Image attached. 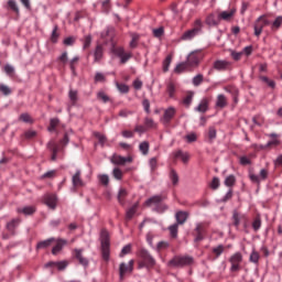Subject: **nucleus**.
I'll return each instance as SVG.
<instances>
[{
    "instance_id": "obj_27",
    "label": "nucleus",
    "mask_w": 282,
    "mask_h": 282,
    "mask_svg": "<svg viewBox=\"0 0 282 282\" xmlns=\"http://www.w3.org/2000/svg\"><path fill=\"white\" fill-rule=\"evenodd\" d=\"M45 204L46 206H48V208H52L54 210V208H56V195L54 194L47 195L45 197Z\"/></svg>"
},
{
    "instance_id": "obj_21",
    "label": "nucleus",
    "mask_w": 282,
    "mask_h": 282,
    "mask_svg": "<svg viewBox=\"0 0 282 282\" xmlns=\"http://www.w3.org/2000/svg\"><path fill=\"white\" fill-rule=\"evenodd\" d=\"M105 54V48L102 45H97L94 52V63H100L102 61V56Z\"/></svg>"
},
{
    "instance_id": "obj_37",
    "label": "nucleus",
    "mask_w": 282,
    "mask_h": 282,
    "mask_svg": "<svg viewBox=\"0 0 282 282\" xmlns=\"http://www.w3.org/2000/svg\"><path fill=\"white\" fill-rule=\"evenodd\" d=\"M192 83L194 85V87H199V85H202V83H204V75L198 74L196 76L193 77Z\"/></svg>"
},
{
    "instance_id": "obj_60",
    "label": "nucleus",
    "mask_w": 282,
    "mask_h": 282,
    "mask_svg": "<svg viewBox=\"0 0 282 282\" xmlns=\"http://www.w3.org/2000/svg\"><path fill=\"white\" fill-rule=\"evenodd\" d=\"M117 88L121 94H129V86L126 84H117Z\"/></svg>"
},
{
    "instance_id": "obj_26",
    "label": "nucleus",
    "mask_w": 282,
    "mask_h": 282,
    "mask_svg": "<svg viewBox=\"0 0 282 282\" xmlns=\"http://www.w3.org/2000/svg\"><path fill=\"white\" fill-rule=\"evenodd\" d=\"M216 107H218L219 109H224L225 107H228V99L226 98V95L217 96Z\"/></svg>"
},
{
    "instance_id": "obj_36",
    "label": "nucleus",
    "mask_w": 282,
    "mask_h": 282,
    "mask_svg": "<svg viewBox=\"0 0 282 282\" xmlns=\"http://www.w3.org/2000/svg\"><path fill=\"white\" fill-rule=\"evenodd\" d=\"M139 151L142 153V155H149V142H141L139 145Z\"/></svg>"
},
{
    "instance_id": "obj_20",
    "label": "nucleus",
    "mask_w": 282,
    "mask_h": 282,
    "mask_svg": "<svg viewBox=\"0 0 282 282\" xmlns=\"http://www.w3.org/2000/svg\"><path fill=\"white\" fill-rule=\"evenodd\" d=\"M208 107H209V101L208 98H203L198 106L194 108L195 111H197L198 113H206V111H208Z\"/></svg>"
},
{
    "instance_id": "obj_6",
    "label": "nucleus",
    "mask_w": 282,
    "mask_h": 282,
    "mask_svg": "<svg viewBox=\"0 0 282 282\" xmlns=\"http://www.w3.org/2000/svg\"><path fill=\"white\" fill-rule=\"evenodd\" d=\"M142 262L139 263V268H153L155 265V259L151 257V253L147 249L140 251Z\"/></svg>"
},
{
    "instance_id": "obj_53",
    "label": "nucleus",
    "mask_w": 282,
    "mask_h": 282,
    "mask_svg": "<svg viewBox=\"0 0 282 282\" xmlns=\"http://www.w3.org/2000/svg\"><path fill=\"white\" fill-rule=\"evenodd\" d=\"M126 195H127V189H124V188L119 189V193H118L119 204H124Z\"/></svg>"
},
{
    "instance_id": "obj_17",
    "label": "nucleus",
    "mask_w": 282,
    "mask_h": 282,
    "mask_svg": "<svg viewBox=\"0 0 282 282\" xmlns=\"http://www.w3.org/2000/svg\"><path fill=\"white\" fill-rule=\"evenodd\" d=\"M80 175V170H76L75 174L72 177V184L74 188H80L82 186H85V183L83 182Z\"/></svg>"
},
{
    "instance_id": "obj_4",
    "label": "nucleus",
    "mask_w": 282,
    "mask_h": 282,
    "mask_svg": "<svg viewBox=\"0 0 282 282\" xmlns=\"http://www.w3.org/2000/svg\"><path fill=\"white\" fill-rule=\"evenodd\" d=\"M193 257L191 256H175L167 262L169 268H185V265H193Z\"/></svg>"
},
{
    "instance_id": "obj_51",
    "label": "nucleus",
    "mask_w": 282,
    "mask_h": 282,
    "mask_svg": "<svg viewBox=\"0 0 282 282\" xmlns=\"http://www.w3.org/2000/svg\"><path fill=\"white\" fill-rule=\"evenodd\" d=\"M196 235H204L206 232V229L204 228V224L197 223L195 227Z\"/></svg>"
},
{
    "instance_id": "obj_34",
    "label": "nucleus",
    "mask_w": 282,
    "mask_h": 282,
    "mask_svg": "<svg viewBox=\"0 0 282 282\" xmlns=\"http://www.w3.org/2000/svg\"><path fill=\"white\" fill-rule=\"evenodd\" d=\"M0 94L2 96H10V94H12V88L6 84H0Z\"/></svg>"
},
{
    "instance_id": "obj_19",
    "label": "nucleus",
    "mask_w": 282,
    "mask_h": 282,
    "mask_svg": "<svg viewBox=\"0 0 282 282\" xmlns=\"http://www.w3.org/2000/svg\"><path fill=\"white\" fill-rule=\"evenodd\" d=\"M173 155L176 160H181L183 164H188V160H191V154L182 150L175 151Z\"/></svg>"
},
{
    "instance_id": "obj_43",
    "label": "nucleus",
    "mask_w": 282,
    "mask_h": 282,
    "mask_svg": "<svg viewBox=\"0 0 282 282\" xmlns=\"http://www.w3.org/2000/svg\"><path fill=\"white\" fill-rule=\"evenodd\" d=\"M68 98H69L70 102H73V105H76V102L78 100V91L77 90H69Z\"/></svg>"
},
{
    "instance_id": "obj_23",
    "label": "nucleus",
    "mask_w": 282,
    "mask_h": 282,
    "mask_svg": "<svg viewBox=\"0 0 282 282\" xmlns=\"http://www.w3.org/2000/svg\"><path fill=\"white\" fill-rule=\"evenodd\" d=\"M65 246H67V240L57 239L55 247H53V249H52V254H58V252H61V250H63V248H65Z\"/></svg>"
},
{
    "instance_id": "obj_58",
    "label": "nucleus",
    "mask_w": 282,
    "mask_h": 282,
    "mask_svg": "<svg viewBox=\"0 0 282 282\" xmlns=\"http://www.w3.org/2000/svg\"><path fill=\"white\" fill-rule=\"evenodd\" d=\"M8 6L9 8H11L13 10V12H15L17 14H19V6H17V1L14 0H9L8 1Z\"/></svg>"
},
{
    "instance_id": "obj_31",
    "label": "nucleus",
    "mask_w": 282,
    "mask_h": 282,
    "mask_svg": "<svg viewBox=\"0 0 282 282\" xmlns=\"http://www.w3.org/2000/svg\"><path fill=\"white\" fill-rule=\"evenodd\" d=\"M176 90H177V86H175L173 82L167 83L166 93L169 94L170 98H175Z\"/></svg>"
},
{
    "instance_id": "obj_63",
    "label": "nucleus",
    "mask_w": 282,
    "mask_h": 282,
    "mask_svg": "<svg viewBox=\"0 0 282 282\" xmlns=\"http://www.w3.org/2000/svg\"><path fill=\"white\" fill-rule=\"evenodd\" d=\"M210 188H213V191H217V188H219V177L213 178L210 183Z\"/></svg>"
},
{
    "instance_id": "obj_50",
    "label": "nucleus",
    "mask_w": 282,
    "mask_h": 282,
    "mask_svg": "<svg viewBox=\"0 0 282 282\" xmlns=\"http://www.w3.org/2000/svg\"><path fill=\"white\" fill-rule=\"evenodd\" d=\"M230 56L234 61H241V57L243 56V53L237 52V51H230Z\"/></svg>"
},
{
    "instance_id": "obj_10",
    "label": "nucleus",
    "mask_w": 282,
    "mask_h": 282,
    "mask_svg": "<svg viewBox=\"0 0 282 282\" xmlns=\"http://www.w3.org/2000/svg\"><path fill=\"white\" fill-rule=\"evenodd\" d=\"M133 260H130L128 263H120L119 265V279L120 281H124L126 274H131L133 272Z\"/></svg>"
},
{
    "instance_id": "obj_1",
    "label": "nucleus",
    "mask_w": 282,
    "mask_h": 282,
    "mask_svg": "<svg viewBox=\"0 0 282 282\" xmlns=\"http://www.w3.org/2000/svg\"><path fill=\"white\" fill-rule=\"evenodd\" d=\"M166 197L162 195H154L145 200V206L152 208L154 213L162 215V213H166V210H169V205L163 203Z\"/></svg>"
},
{
    "instance_id": "obj_40",
    "label": "nucleus",
    "mask_w": 282,
    "mask_h": 282,
    "mask_svg": "<svg viewBox=\"0 0 282 282\" xmlns=\"http://www.w3.org/2000/svg\"><path fill=\"white\" fill-rule=\"evenodd\" d=\"M4 73L7 74V76H9L10 78L14 77V66L7 64L4 65Z\"/></svg>"
},
{
    "instance_id": "obj_25",
    "label": "nucleus",
    "mask_w": 282,
    "mask_h": 282,
    "mask_svg": "<svg viewBox=\"0 0 282 282\" xmlns=\"http://www.w3.org/2000/svg\"><path fill=\"white\" fill-rule=\"evenodd\" d=\"M268 138H272L271 141H269L265 147H279L281 144V140L276 139V138H281V135L272 132L270 134H268Z\"/></svg>"
},
{
    "instance_id": "obj_22",
    "label": "nucleus",
    "mask_w": 282,
    "mask_h": 282,
    "mask_svg": "<svg viewBox=\"0 0 282 282\" xmlns=\"http://www.w3.org/2000/svg\"><path fill=\"white\" fill-rule=\"evenodd\" d=\"M176 224L180 226H183V224H186V220L188 219V213L187 212H177L175 214Z\"/></svg>"
},
{
    "instance_id": "obj_15",
    "label": "nucleus",
    "mask_w": 282,
    "mask_h": 282,
    "mask_svg": "<svg viewBox=\"0 0 282 282\" xmlns=\"http://www.w3.org/2000/svg\"><path fill=\"white\" fill-rule=\"evenodd\" d=\"M232 64L226 59H218L214 63V69L217 72H226V69H230Z\"/></svg>"
},
{
    "instance_id": "obj_32",
    "label": "nucleus",
    "mask_w": 282,
    "mask_h": 282,
    "mask_svg": "<svg viewBox=\"0 0 282 282\" xmlns=\"http://www.w3.org/2000/svg\"><path fill=\"white\" fill-rule=\"evenodd\" d=\"M54 241V238H48L46 240L40 241L36 246L37 250H43L44 248H50L52 246V242Z\"/></svg>"
},
{
    "instance_id": "obj_12",
    "label": "nucleus",
    "mask_w": 282,
    "mask_h": 282,
    "mask_svg": "<svg viewBox=\"0 0 282 282\" xmlns=\"http://www.w3.org/2000/svg\"><path fill=\"white\" fill-rule=\"evenodd\" d=\"M74 258L78 261L79 265H83L85 270L89 268V259H87L83 252H85V249H74Z\"/></svg>"
},
{
    "instance_id": "obj_39",
    "label": "nucleus",
    "mask_w": 282,
    "mask_h": 282,
    "mask_svg": "<svg viewBox=\"0 0 282 282\" xmlns=\"http://www.w3.org/2000/svg\"><path fill=\"white\" fill-rule=\"evenodd\" d=\"M170 180L174 186L177 185V183L180 182V176L177 175V172H175V170H171Z\"/></svg>"
},
{
    "instance_id": "obj_59",
    "label": "nucleus",
    "mask_w": 282,
    "mask_h": 282,
    "mask_svg": "<svg viewBox=\"0 0 282 282\" xmlns=\"http://www.w3.org/2000/svg\"><path fill=\"white\" fill-rule=\"evenodd\" d=\"M252 228L257 232L261 228V218L257 217L252 223Z\"/></svg>"
},
{
    "instance_id": "obj_62",
    "label": "nucleus",
    "mask_w": 282,
    "mask_h": 282,
    "mask_svg": "<svg viewBox=\"0 0 282 282\" xmlns=\"http://www.w3.org/2000/svg\"><path fill=\"white\" fill-rule=\"evenodd\" d=\"M131 252V245H127L121 249L119 257H124V254H129Z\"/></svg>"
},
{
    "instance_id": "obj_11",
    "label": "nucleus",
    "mask_w": 282,
    "mask_h": 282,
    "mask_svg": "<svg viewBox=\"0 0 282 282\" xmlns=\"http://www.w3.org/2000/svg\"><path fill=\"white\" fill-rule=\"evenodd\" d=\"M200 58H203L202 51L197 50L188 54L186 62L189 67H197V65H199Z\"/></svg>"
},
{
    "instance_id": "obj_24",
    "label": "nucleus",
    "mask_w": 282,
    "mask_h": 282,
    "mask_svg": "<svg viewBox=\"0 0 282 282\" xmlns=\"http://www.w3.org/2000/svg\"><path fill=\"white\" fill-rule=\"evenodd\" d=\"M19 224H21V219L14 218L7 224V230L11 232V235H15L14 230L19 228Z\"/></svg>"
},
{
    "instance_id": "obj_54",
    "label": "nucleus",
    "mask_w": 282,
    "mask_h": 282,
    "mask_svg": "<svg viewBox=\"0 0 282 282\" xmlns=\"http://www.w3.org/2000/svg\"><path fill=\"white\" fill-rule=\"evenodd\" d=\"M193 96H195V94L189 93L184 99H183V105H186L187 107H191L192 102H193Z\"/></svg>"
},
{
    "instance_id": "obj_47",
    "label": "nucleus",
    "mask_w": 282,
    "mask_h": 282,
    "mask_svg": "<svg viewBox=\"0 0 282 282\" xmlns=\"http://www.w3.org/2000/svg\"><path fill=\"white\" fill-rule=\"evenodd\" d=\"M95 83H107V77L102 73H96Z\"/></svg>"
},
{
    "instance_id": "obj_13",
    "label": "nucleus",
    "mask_w": 282,
    "mask_h": 282,
    "mask_svg": "<svg viewBox=\"0 0 282 282\" xmlns=\"http://www.w3.org/2000/svg\"><path fill=\"white\" fill-rule=\"evenodd\" d=\"M249 178L253 184H261V182L268 180V170L262 169L260 170V174L257 175L254 173H249Z\"/></svg>"
},
{
    "instance_id": "obj_64",
    "label": "nucleus",
    "mask_w": 282,
    "mask_h": 282,
    "mask_svg": "<svg viewBox=\"0 0 282 282\" xmlns=\"http://www.w3.org/2000/svg\"><path fill=\"white\" fill-rule=\"evenodd\" d=\"M24 137L26 138V140H32V138H36V131L28 130L26 132H24Z\"/></svg>"
},
{
    "instance_id": "obj_44",
    "label": "nucleus",
    "mask_w": 282,
    "mask_h": 282,
    "mask_svg": "<svg viewBox=\"0 0 282 282\" xmlns=\"http://www.w3.org/2000/svg\"><path fill=\"white\" fill-rule=\"evenodd\" d=\"M98 180H99L100 184H102L104 186H109V175L99 174Z\"/></svg>"
},
{
    "instance_id": "obj_55",
    "label": "nucleus",
    "mask_w": 282,
    "mask_h": 282,
    "mask_svg": "<svg viewBox=\"0 0 282 282\" xmlns=\"http://www.w3.org/2000/svg\"><path fill=\"white\" fill-rule=\"evenodd\" d=\"M281 25H282V17L280 15V17L275 18V20L273 21L272 29L279 30V28H281Z\"/></svg>"
},
{
    "instance_id": "obj_3",
    "label": "nucleus",
    "mask_w": 282,
    "mask_h": 282,
    "mask_svg": "<svg viewBox=\"0 0 282 282\" xmlns=\"http://www.w3.org/2000/svg\"><path fill=\"white\" fill-rule=\"evenodd\" d=\"M100 241H101V257H102L104 261H109V257L111 253V251H110L111 242L109 240V231L101 230Z\"/></svg>"
},
{
    "instance_id": "obj_35",
    "label": "nucleus",
    "mask_w": 282,
    "mask_h": 282,
    "mask_svg": "<svg viewBox=\"0 0 282 282\" xmlns=\"http://www.w3.org/2000/svg\"><path fill=\"white\" fill-rule=\"evenodd\" d=\"M19 120L21 122H25V123H29V124H32L34 122V120H32V117L28 112H24V113L20 115Z\"/></svg>"
},
{
    "instance_id": "obj_38",
    "label": "nucleus",
    "mask_w": 282,
    "mask_h": 282,
    "mask_svg": "<svg viewBox=\"0 0 282 282\" xmlns=\"http://www.w3.org/2000/svg\"><path fill=\"white\" fill-rule=\"evenodd\" d=\"M259 259H261V256L259 254V252H257V250H252L249 257V261L251 263H259Z\"/></svg>"
},
{
    "instance_id": "obj_33",
    "label": "nucleus",
    "mask_w": 282,
    "mask_h": 282,
    "mask_svg": "<svg viewBox=\"0 0 282 282\" xmlns=\"http://www.w3.org/2000/svg\"><path fill=\"white\" fill-rule=\"evenodd\" d=\"M246 216L245 215H239V213L234 212L232 215V219H234V226H236V228H239L240 224H241V219H245Z\"/></svg>"
},
{
    "instance_id": "obj_57",
    "label": "nucleus",
    "mask_w": 282,
    "mask_h": 282,
    "mask_svg": "<svg viewBox=\"0 0 282 282\" xmlns=\"http://www.w3.org/2000/svg\"><path fill=\"white\" fill-rule=\"evenodd\" d=\"M112 175L115 180H122V170H120L119 167H115L112 171Z\"/></svg>"
},
{
    "instance_id": "obj_42",
    "label": "nucleus",
    "mask_w": 282,
    "mask_h": 282,
    "mask_svg": "<svg viewBox=\"0 0 282 282\" xmlns=\"http://www.w3.org/2000/svg\"><path fill=\"white\" fill-rule=\"evenodd\" d=\"M137 210H138V205H133L132 207H130L126 214L127 219H133V215H135Z\"/></svg>"
},
{
    "instance_id": "obj_41",
    "label": "nucleus",
    "mask_w": 282,
    "mask_h": 282,
    "mask_svg": "<svg viewBox=\"0 0 282 282\" xmlns=\"http://www.w3.org/2000/svg\"><path fill=\"white\" fill-rule=\"evenodd\" d=\"M152 34H153V36H155V39H161V36H164V26L153 29Z\"/></svg>"
},
{
    "instance_id": "obj_18",
    "label": "nucleus",
    "mask_w": 282,
    "mask_h": 282,
    "mask_svg": "<svg viewBox=\"0 0 282 282\" xmlns=\"http://www.w3.org/2000/svg\"><path fill=\"white\" fill-rule=\"evenodd\" d=\"M206 25H209V28H216V25H219L221 23L219 15H216L215 13H210L207 15L205 20Z\"/></svg>"
},
{
    "instance_id": "obj_56",
    "label": "nucleus",
    "mask_w": 282,
    "mask_h": 282,
    "mask_svg": "<svg viewBox=\"0 0 282 282\" xmlns=\"http://www.w3.org/2000/svg\"><path fill=\"white\" fill-rule=\"evenodd\" d=\"M178 226H180V225L174 224V225H171V226L169 227L171 237H174V238L177 237V228H178Z\"/></svg>"
},
{
    "instance_id": "obj_30",
    "label": "nucleus",
    "mask_w": 282,
    "mask_h": 282,
    "mask_svg": "<svg viewBox=\"0 0 282 282\" xmlns=\"http://www.w3.org/2000/svg\"><path fill=\"white\" fill-rule=\"evenodd\" d=\"M18 213H22V215H34V213H36V208L34 206H25L18 208Z\"/></svg>"
},
{
    "instance_id": "obj_5",
    "label": "nucleus",
    "mask_w": 282,
    "mask_h": 282,
    "mask_svg": "<svg viewBox=\"0 0 282 282\" xmlns=\"http://www.w3.org/2000/svg\"><path fill=\"white\" fill-rule=\"evenodd\" d=\"M111 52L117 58H120L121 65L129 63V59L133 58V53L126 52L122 46H112Z\"/></svg>"
},
{
    "instance_id": "obj_61",
    "label": "nucleus",
    "mask_w": 282,
    "mask_h": 282,
    "mask_svg": "<svg viewBox=\"0 0 282 282\" xmlns=\"http://www.w3.org/2000/svg\"><path fill=\"white\" fill-rule=\"evenodd\" d=\"M54 265H56L57 270H65L68 263L67 261H59V262H54Z\"/></svg>"
},
{
    "instance_id": "obj_45",
    "label": "nucleus",
    "mask_w": 282,
    "mask_h": 282,
    "mask_svg": "<svg viewBox=\"0 0 282 282\" xmlns=\"http://www.w3.org/2000/svg\"><path fill=\"white\" fill-rule=\"evenodd\" d=\"M97 99L101 100V102H109V100H111L105 91L97 93Z\"/></svg>"
},
{
    "instance_id": "obj_49",
    "label": "nucleus",
    "mask_w": 282,
    "mask_h": 282,
    "mask_svg": "<svg viewBox=\"0 0 282 282\" xmlns=\"http://www.w3.org/2000/svg\"><path fill=\"white\" fill-rule=\"evenodd\" d=\"M216 138H217V129H215V127H209V129H208V139L210 141H213Z\"/></svg>"
},
{
    "instance_id": "obj_28",
    "label": "nucleus",
    "mask_w": 282,
    "mask_h": 282,
    "mask_svg": "<svg viewBox=\"0 0 282 282\" xmlns=\"http://www.w3.org/2000/svg\"><path fill=\"white\" fill-rule=\"evenodd\" d=\"M116 35V30L113 28H107L104 32H101V39H110V41Z\"/></svg>"
},
{
    "instance_id": "obj_46",
    "label": "nucleus",
    "mask_w": 282,
    "mask_h": 282,
    "mask_svg": "<svg viewBox=\"0 0 282 282\" xmlns=\"http://www.w3.org/2000/svg\"><path fill=\"white\" fill-rule=\"evenodd\" d=\"M235 182H237L235 175H229L225 178V186H235Z\"/></svg>"
},
{
    "instance_id": "obj_29",
    "label": "nucleus",
    "mask_w": 282,
    "mask_h": 282,
    "mask_svg": "<svg viewBox=\"0 0 282 282\" xmlns=\"http://www.w3.org/2000/svg\"><path fill=\"white\" fill-rule=\"evenodd\" d=\"M188 67H191V65H188V62H182L176 65V67L174 68V72L175 74H182L183 72H186Z\"/></svg>"
},
{
    "instance_id": "obj_8",
    "label": "nucleus",
    "mask_w": 282,
    "mask_h": 282,
    "mask_svg": "<svg viewBox=\"0 0 282 282\" xmlns=\"http://www.w3.org/2000/svg\"><path fill=\"white\" fill-rule=\"evenodd\" d=\"M241 261H243V256L241 252H236L229 258V263H231L230 271L231 272H239Z\"/></svg>"
},
{
    "instance_id": "obj_52",
    "label": "nucleus",
    "mask_w": 282,
    "mask_h": 282,
    "mask_svg": "<svg viewBox=\"0 0 282 282\" xmlns=\"http://www.w3.org/2000/svg\"><path fill=\"white\" fill-rule=\"evenodd\" d=\"M171 61L173 58L169 55L163 61V72H169V67H171Z\"/></svg>"
},
{
    "instance_id": "obj_7",
    "label": "nucleus",
    "mask_w": 282,
    "mask_h": 282,
    "mask_svg": "<svg viewBox=\"0 0 282 282\" xmlns=\"http://www.w3.org/2000/svg\"><path fill=\"white\" fill-rule=\"evenodd\" d=\"M176 113H177V109L173 106H170L166 109H164L163 116L161 117L160 121L162 122V124L166 127L171 124V120L175 118Z\"/></svg>"
},
{
    "instance_id": "obj_2",
    "label": "nucleus",
    "mask_w": 282,
    "mask_h": 282,
    "mask_svg": "<svg viewBox=\"0 0 282 282\" xmlns=\"http://www.w3.org/2000/svg\"><path fill=\"white\" fill-rule=\"evenodd\" d=\"M202 32H204V23L197 19L195 20L193 28L182 34L181 41H193V39H195V36H199Z\"/></svg>"
},
{
    "instance_id": "obj_14",
    "label": "nucleus",
    "mask_w": 282,
    "mask_h": 282,
    "mask_svg": "<svg viewBox=\"0 0 282 282\" xmlns=\"http://www.w3.org/2000/svg\"><path fill=\"white\" fill-rule=\"evenodd\" d=\"M131 162H133V158H131V156H120L118 154H115L111 158V163L116 164L118 166H122V165H124L127 163H131Z\"/></svg>"
},
{
    "instance_id": "obj_16",
    "label": "nucleus",
    "mask_w": 282,
    "mask_h": 282,
    "mask_svg": "<svg viewBox=\"0 0 282 282\" xmlns=\"http://www.w3.org/2000/svg\"><path fill=\"white\" fill-rule=\"evenodd\" d=\"M237 13V9L232 8L228 11H223L218 14L220 21H232L235 14Z\"/></svg>"
},
{
    "instance_id": "obj_9",
    "label": "nucleus",
    "mask_w": 282,
    "mask_h": 282,
    "mask_svg": "<svg viewBox=\"0 0 282 282\" xmlns=\"http://www.w3.org/2000/svg\"><path fill=\"white\" fill-rule=\"evenodd\" d=\"M268 25H270L269 20L265 19V17H263V15L259 17L253 25L254 35L261 36V32H263V28H265Z\"/></svg>"
},
{
    "instance_id": "obj_48",
    "label": "nucleus",
    "mask_w": 282,
    "mask_h": 282,
    "mask_svg": "<svg viewBox=\"0 0 282 282\" xmlns=\"http://www.w3.org/2000/svg\"><path fill=\"white\" fill-rule=\"evenodd\" d=\"M213 252L214 254L218 258L221 257V254H224V245H219L217 247L213 248Z\"/></svg>"
}]
</instances>
